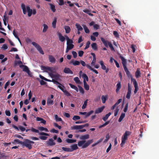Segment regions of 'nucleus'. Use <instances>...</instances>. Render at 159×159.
Here are the masks:
<instances>
[{
    "instance_id": "obj_1",
    "label": "nucleus",
    "mask_w": 159,
    "mask_h": 159,
    "mask_svg": "<svg viewBox=\"0 0 159 159\" xmlns=\"http://www.w3.org/2000/svg\"><path fill=\"white\" fill-rule=\"evenodd\" d=\"M21 7L22 9L23 14H25L27 11L28 13V16L29 17L32 14L35 15L36 14V10L34 9L32 10V9L30 8L29 6H27L26 7L24 3H22Z\"/></svg>"
},
{
    "instance_id": "obj_2",
    "label": "nucleus",
    "mask_w": 159,
    "mask_h": 159,
    "mask_svg": "<svg viewBox=\"0 0 159 159\" xmlns=\"http://www.w3.org/2000/svg\"><path fill=\"white\" fill-rule=\"evenodd\" d=\"M67 41V47L66 51V52L67 53L69 51L72 49L74 47V45L73 44V39H70L67 36H65Z\"/></svg>"
},
{
    "instance_id": "obj_3",
    "label": "nucleus",
    "mask_w": 159,
    "mask_h": 159,
    "mask_svg": "<svg viewBox=\"0 0 159 159\" xmlns=\"http://www.w3.org/2000/svg\"><path fill=\"white\" fill-rule=\"evenodd\" d=\"M41 70L43 71V72L48 73L49 75L50 73L56 72L57 71L56 69L52 67H49L48 66H41Z\"/></svg>"
},
{
    "instance_id": "obj_4",
    "label": "nucleus",
    "mask_w": 159,
    "mask_h": 159,
    "mask_svg": "<svg viewBox=\"0 0 159 159\" xmlns=\"http://www.w3.org/2000/svg\"><path fill=\"white\" fill-rule=\"evenodd\" d=\"M85 140L80 141L78 142V144L79 147H82V148H85L88 147L91 143H93V140L90 139L88 140L86 143Z\"/></svg>"
},
{
    "instance_id": "obj_5",
    "label": "nucleus",
    "mask_w": 159,
    "mask_h": 159,
    "mask_svg": "<svg viewBox=\"0 0 159 159\" xmlns=\"http://www.w3.org/2000/svg\"><path fill=\"white\" fill-rule=\"evenodd\" d=\"M120 58L122 61V62L123 67H124V70L125 72H126L127 75L129 77H130V76L132 75H130V72L128 70V69L126 66V60L122 56H120Z\"/></svg>"
},
{
    "instance_id": "obj_6",
    "label": "nucleus",
    "mask_w": 159,
    "mask_h": 159,
    "mask_svg": "<svg viewBox=\"0 0 159 159\" xmlns=\"http://www.w3.org/2000/svg\"><path fill=\"white\" fill-rule=\"evenodd\" d=\"M131 134V133L129 131H126L121 138V143L120 144V145L121 147H123L125 143L126 140L127 139L128 136L129 135Z\"/></svg>"
},
{
    "instance_id": "obj_7",
    "label": "nucleus",
    "mask_w": 159,
    "mask_h": 159,
    "mask_svg": "<svg viewBox=\"0 0 159 159\" xmlns=\"http://www.w3.org/2000/svg\"><path fill=\"white\" fill-rule=\"evenodd\" d=\"M34 143V142L33 141L27 139L22 142V144L23 145L28 148L29 149H30L32 148L31 144Z\"/></svg>"
},
{
    "instance_id": "obj_8",
    "label": "nucleus",
    "mask_w": 159,
    "mask_h": 159,
    "mask_svg": "<svg viewBox=\"0 0 159 159\" xmlns=\"http://www.w3.org/2000/svg\"><path fill=\"white\" fill-rule=\"evenodd\" d=\"M49 76L52 78L58 80L60 77V75L56 72L50 73Z\"/></svg>"
},
{
    "instance_id": "obj_9",
    "label": "nucleus",
    "mask_w": 159,
    "mask_h": 159,
    "mask_svg": "<svg viewBox=\"0 0 159 159\" xmlns=\"http://www.w3.org/2000/svg\"><path fill=\"white\" fill-rule=\"evenodd\" d=\"M54 98L53 95H51L50 97H48L47 98V104L48 106L52 105L53 104V100L52 99Z\"/></svg>"
},
{
    "instance_id": "obj_10",
    "label": "nucleus",
    "mask_w": 159,
    "mask_h": 159,
    "mask_svg": "<svg viewBox=\"0 0 159 159\" xmlns=\"http://www.w3.org/2000/svg\"><path fill=\"white\" fill-rule=\"evenodd\" d=\"M83 128V126L82 125H75L71 127V129L72 130H80Z\"/></svg>"
},
{
    "instance_id": "obj_11",
    "label": "nucleus",
    "mask_w": 159,
    "mask_h": 159,
    "mask_svg": "<svg viewBox=\"0 0 159 159\" xmlns=\"http://www.w3.org/2000/svg\"><path fill=\"white\" fill-rule=\"evenodd\" d=\"M20 67L21 68L22 67H23V71L26 72L29 75H30V72L28 67L26 66L23 65H21L20 66Z\"/></svg>"
},
{
    "instance_id": "obj_12",
    "label": "nucleus",
    "mask_w": 159,
    "mask_h": 159,
    "mask_svg": "<svg viewBox=\"0 0 159 159\" xmlns=\"http://www.w3.org/2000/svg\"><path fill=\"white\" fill-rule=\"evenodd\" d=\"M86 67L88 69H89L91 71H92L93 72L95 73L96 74H98V71L94 69L93 68H92L91 66L90 65V64H87L86 65Z\"/></svg>"
},
{
    "instance_id": "obj_13",
    "label": "nucleus",
    "mask_w": 159,
    "mask_h": 159,
    "mask_svg": "<svg viewBox=\"0 0 159 159\" xmlns=\"http://www.w3.org/2000/svg\"><path fill=\"white\" fill-rule=\"evenodd\" d=\"M48 59L50 62L52 63H55L56 62V60L52 55H49L48 56Z\"/></svg>"
},
{
    "instance_id": "obj_14",
    "label": "nucleus",
    "mask_w": 159,
    "mask_h": 159,
    "mask_svg": "<svg viewBox=\"0 0 159 159\" xmlns=\"http://www.w3.org/2000/svg\"><path fill=\"white\" fill-rule=\"evenodd\" d=\"M63 71L66 74H73V72L68 68H65Z\"/></svg>"
},
{
    "instance_id": "obj_15",
    "label": "nucleus",
    "mask_w": 159,
    "mask_h": 159,
    "mask_svg": "<svg viewBox=\"0 0 159 159\" xmlns=\"http://www.w3.org/2000/svg\"><path fill=\"white\" fill-rule=\"evenodd\" d=\"M78 148L77 144H74L70 146V148L71 152L77 150Z\"/></svg>"
},
{
    "instance_id": "obj_16",
    "label": "nucleus",
    "mask_w": 159,
    "mask_h": 159,
    "mask_svg": "<svg viewBox=\"0 0 159 159\" xmlns=\"http://www.w3.org/2000/svg\"><path fill=\"white\" fill-rule=\"evenodd\" d=\"M70 63L72 64L74 66H78L80 64V62L78 61H74V60H71L70 61Z\"/></svg>"
},
{
    "instance_id": "obj_17",
    "label": "nucleus",
    "mask_w": 159,
    "mask_h": 159,
    "mask_svg": "<svg viewBox=\"0 0 159 159\" xmlns=\"http://www.w3.org/2000/svg\"><path fill=\"white\" fill-rule=\"evenodd\" d=\"M57 22V18L56 17H54V18L52 22V27L55 29L56 28V25Z\"/></svg>"
},
{
    "instance_id": "obj_18",
    "label": "nucleus",
    "mask_w": 159,
    "mask_h": 159,
    "mask_svg": "<svg viewBox=\"0 0 159 159\" xmlns=\"http://www.w3.org/2000/svg\"><path fill=\"white\" fill-rule=\"evenodd\" d=\"M58 36L59 39L61 42H63L65 40V37L63 36L61 33H58Z\"/></svg>"
},
{
    "instance_id": "obj_19",
    "label": "nucleus",
    "mask_w": 159,
    "mask_h": 159,
    "mask_svg": "<svg viewBox=\"0 0 159 159\" xmlns=\"http://www.w3.org/2000/svg\"><path fill=\"white\" fill-rule=\"evenodd\" d=\"M104 108V106H102L101 107L99 108L96 109L95 111L96 114H98L102 112Z\"/></svg>"
},
{
    "instance_id": "obj_20",
    "label": "nucleus",
    "mask_w": 159,
    "mask_h": 159,
    "mask_svg": "<svg viewBox=\"0 0 159 159\" xmlns=\"http://www.w3.org/2000/svg\"><path fill=\"white\" fill-rule=\"evenodd\" d=\"M82 77L83 78V83L86 82V81H88L89 80V78L87 75L85 74H83L82 75Z\"/></svg>"
},
{
    "instance_id": "obj_21",
    "label": "nucleus",
    "mask_w": 159,
    "mask_h": 159,
    "mask_svg": "<svg viewBox=\"0 0 159 159\" xmlns=\"http://www.w3.org/2000/svg\"><path fill=\"white\" fill-rule=\"evenodd\" d=\"M99 63L102 69L103 70H106V67L104 64L103 61H100L99 62Z\"/></svg>"
},
{
    "instance_id": "obj_22",
    "label": "nucleus",
    "mask_w": 159,
    "mask_h": 159,
    "mask_svg": "<svg viewBox=\"0 0 159 159\" xmlns=\"http://www.w3.org/2000/svg\"><path fill=\"white\" fill-rule=\"evenodd\" d=\"M108 98V95H102L101 97V99L103 103H105L106 100Z\"/></svg>"
},
{
    "instance_id": "obj_23",
    "label": "nucleus",
    "mask_w": 159,
    "mask_h": 159,
    "mask_svg": "<svg viewBox=\"0 0 159 159\" xmlns=\"http://www.w3.org/2000/svg\"><path fill=\"white\" fill-rule=\"evenodd\" d=\"M48 144L50 146H53L55 144V143L54 142L53 139H49L48 141Z\"/></svg>"
},
{
    "instance_id": "obj_24",
    "label": "nucleus",
    "mask_w": 159,
    "mask_h": 159,
    "mask_svg": "<svg viewBox=\"0 0 159 159\" xmlns=\"http://www.w3.org/2000/svg\"><path fill=\"white\" fill-rule=\"evenodd\" d=\"M130 78L131 79V81L133 82V84L134 85V87H138V84L136 80L133 78L132 76H130Z\"/></svg>"
},
{
    "instance_id": "obj_25",
    "label": "nucleus",
    "mask_w": 159,
    "mask_h": 159,
    "mask_svg": "<svg viewBox=\"0 0 159 159\" xmlns=\"http://www.w3.org/2000/svg\"><path fill=\"white\" fill-rule=\"evenodd\" d=\"M116 93H118L119 91V90L121 88V83L120 82H119L116 84Z\"/></svg>"
},
{
    "instance_id": "obj_26",
    "label": "nucleus",
    "mask_w": 159,
    "mask_h": 159,
    "mask_svg": "<svg viewBox=\"0 0 159 159\" xmlns=\"http://www.w3.org/2000/svg\"><path fill=\"white\" fill-rule=\"evenodd\" d=\"M89 138V135L88 134L81 136L80 137V139L81 140H85L88 139Z\"/></svg>"
},
{
    "instance_id": "obj_27",
    "label": "nucleus",
    "mask_w": 159,
    "mask_h": 159,
    "mask_svg": "<svg viewBox=\"0 0 159 159\" xmlns=\"http://www.w3.org/2000/svg\"><path fill=\"white\" fill-rule=\"evenodd\" d=\"M75 25L78 31H82L83 30V28L80 24L76 23Z\"/></svg>"
},
{
    "instance_id": "obj_28",
    "label": "nucleus",
    "mask_w": 159,
    "mask_h": 159,
    "mask_svg": "<svg viewBox=\"0 0 159 159\" xmlns=\"http://www.w3.org/2000/svg\"><path fill=\"white\" fill-rule=\"evenodd\" d=\"M64 28L65 30L66 33L67 34L69 33L70 31V28L68 26H65Z\"/></svg>"
},
{
    "instance_id": "obj_29",
    "label": "nucleus",
    "mask_w": 159,
    "mask_h": 159,
    "mask_svg": "<svg viewBox=\"0 0 159 159\" xmlns=\"http://www.w3.org/2000/svg\"><path fill=\"white\" fill-rule=\"evenodd\" d=\"M82 26L83 27L84 29L85 33L88 34L89 33V30L86 25H83Z\"/></svg>"
},
{
    "instance_id": "obj_30",
    "label": "nucleus",
    "mask_w": 159,
    "mask_h": 159,
    "mask_svg": "<svg viewBox=\"0 0 159 159\" xmlns=\"http://www.w3.org/2000/svg\"><path fill=\"white\" fill-rule=\"evenodd\" d=\"M69 85L70 86V87L72 89H74L76 91L78 92L79 91V89L77 87L75 86V85L70 84L69 83Z\"/></svg>"
},
{
    "instance_id": "obj_31",
    "label": "nucleus",
    "mask_w": 159,
    "mask_h": 159,
    "mask_svg": "<svg viewBox=\"0 0 159 159\" xmlns=\"http://www.w3.org/2000/svg\"><path fill=\"white\" fill-rule=\"evenodd\" d=\"M111 115V112H109L104 117L102 118L103 120L104 121H106Z\"/></svg>"
},
{
    "instance_id": "obj_32",
    "label": "nucleus",
    "mask_w": 159,
    "mask_h": 159,
    "mask_svg": "<svg viewBox=\"0 0 159 159\" xmlns=\"http://www.w3.org/2000/svg\"><path fill=\"white\" fill-rule=\"evenodd\" d=\"M125 116V114L124 113H122L121 114L118 120L119 122H120L122 121L123 119L124 118Z\"/></svg>"
},
{
    "instance_id": "obj_33",
    "label": "nucleus",
    "mask_w": 159,
    "mask_h": 159,
    "mask_svg": "<svg viewBox=\"0 0 159 159\" xmlns=\"http://www.w3.org/2000/svg\"><path fill=\"white\" fill-rule=\"evenodd\" d=\"M101 39L104 45L106 47H107L108 45L107 42L108 41H106L104 38L102 37L101 38Z\"/></svg>"
},
{
    "instance_id": "obj_34",
    "label": "nucleus",
    "mask_w": 159,
    "mask_h": 159,
    "mask_svg": "<svg viewBox=\"0 0 159 159\" xmlns=\"http://www.w3.org/2000/svg\"><path fill=\"white\" fill-rule=\"evenodd\" d=\"M43 33L45 32L48 29V26L45 24H43Z\"/></svg>"
},
{
    "instance_id": "obj_35",
    "label": "nucleus",
    "mask_w": 159,
    "mask_h": 159,
    "mask_svg": "<svg viewBox=\"0 0 159 159\" xmlns=\"http://www.w3.org/2000/svg\"><path fill=\"white\" fill-rule=\"evenodd\" d=\"M74 80L77 84H81V82L78 77H75Z\"/></svg>"
},
{
    "instance_id": "obj_36",
    "label": "nucleus",
    "mask_w": 159,
    "mask_h": 159,
    "mask_svg": "<svg viewBox=\"0 0 159 159\" xmlns=\"http://www.w3.org/2000/svg\"><path fill=\"white\" fill-rule=\"evenodd\" d=\"M66 141L68 143H72L75 142H76V140L75 139H66Z\"/></svg>"
},
{
    "instance_id": "obj_37",
    "label": "nucleus",
    "mask_w": 159,
    "mask_h": 159,
    "mask_svg": "<svg viewBox=\"0 0 159 159\" xmlns=\"http://www.w3.org/2000/svg\"><path fill=\"white\" fill-rule=\"evenodd\" d=\"M84 88L86 90L88 91L89 90V86L86 82H84Z\"/></svg>"
},
{
    "instance_id": "obj_38",
    "label": "nucleus",
    "mask_w": 159,
    "mask_h": 159,
    "mask_svg": "<svg viewBox=\"0 0 159 159\" xmlns=\"http://www.w3.org/2000/svg\"><path fill=\"white\" fill-rule=\"evenodd\" d=\"M92 49L94 50L97 49V44L96 43H93L91 45Z\"/></svg>"
},
{
    "instance_id": "obj_39",
    "label": "nucleus",
    "mask_w": 159,
    "mask_h": 159,
    "mask_svg": "<svg viewBox=\"0 0 159 159\" xmlns=\"http://www.w3.org/2000/svg\"><path fill=\"white\" fill-rule=\"evenodd\" d=\"M63 92L65 90V86L62 85L61 84L57 86Z\"/></svg>"
},
{
    "instance_id": "obj_40",
    "label": "nucleus",
    "mask_w": 159,
    "mask_h": 159,
    "mask_svg": "<svg viewBox=\"0 0 159 159\" xmlns=\"http://www.w3.org/2000/svg\"><path fill=\"white\" fill-rule=\"evenodd\" d=\"M40 130V131H44L46 132H48V129L46 128H44L43 127H40L38 128Z\"/></svg>"
},
{
    "instance_id": "obj_41",
    "label": "nucleus",
    "mask_w": 159,
    "mask_h": 159,
    "mask_svg": "<svg viewBox=\"0 0 159 159\" xmlns=\"http://www.w3.org/2000/svg\"><path fill=\"white\" fill-rule=\"evenodd\" d=\"M55 118L57 121H62L61 118L60 117H59L57 115H55Z\"/></svg>"
},
{
    "instance_id": "obj_42",
    "label": "nucleus",
    "mask_w": 159,
    "mask_h": 159,
    "mask_svg": "<svg viewBox=\"0 0 159 159\" xmlns=\"http://www.w3.org/2000/svg\"><path fill=\"white\" fill-rule=\"evenodd\" d=\"M83 11L85 12L86 13L88 14H89V15L90 16H93V15L91 13H90V11L88 9H85L83 10Z\"/></svg>"
},
{
    "instance_id": "obj_43",
    "label": "nucleus",
    "mask_w": 159,
    "mask_h": 159,
    "mask_svg": "<svg viewBox=\"0 0 159 159\" xmlns=\"http://www.w3.org/2000/svg\"><path fill=\"white\" fill-rule=\"evenodd\" d=\"M49 5L50 6L51 9L53 12H54L56 11L55 8V6L54 5L51 4H49Z\"/></svg>"
},
{
    "instance_id": "obj_44",
    "label": "nucleus",
    "mask_w": 159,
    "mask_h": 159,
    "mask_svg": "<svg viewBox=\"0 0 159 159\" xmlns=\"http://www.w3.org/2000/svg\"><path fill=\"white\" fill-rule=\"evenodd\" d=\"M78 87L79 88V90L80 93L82 94L84 93V90L80 86L78 85Z\"/></svg>"
},
{
    "instance_id": "obj_45",
    "label": "nucleus",
    "mask_w": 159,
    "mask_h": 159,
    "mask_svg": "<svg viewBox=\"0 0 159 159\" xmlns=\"http://www.w3.org/2000/svg\"><path fill=\"white\" fill-rule=\"evenodd\" d=\"M108 45L112 51H115V49L113 48L112 44L109 42H107Z\"/></svg>"
},
{
    "instance_id": "obj_46",
    "label": "nucleus",
    "mask_w": 159,
    "mask_h": 159,
    "mask_svg": "<svg viewBox=\"0 0 159 159\" xmlns=\"http://www.w3.org/2000/svg\"><path fill=\"white\" fill-rule=\"evenodd\" d=\"M37 49L39 51V52L40 54L43 55L44 54V52L40 46Z\"/></svg>"
},
{
    "instance_id": "obj_47",
    "label": "nucleus",
    "mask_w": 159,
    "mask_h": 159,
    "mask_svg": "<svg viewBox=\"0 0 159 159\" xmlns=\"http://www.w3.org/2000/svg\"><path fill=\"white\" fill-rule=\"evenodd\" d=\"M87 101L88 100H87L84 102V104L82 106V109H84L86 108L87 105Z\"/></svg>"
},
{
    "instance_id": "obj_48",
    "label": "nucleus",
    "mask_w": 159,
    "mask_h": 159,
    "mask_svg": "<svg viewBox=\"0 0 159 159\" xmlns=\"http://www.w3.org/2000/svg\"><path fill=\"white\" fill-rule=\"evenodd\" d=\"M62 149L63 151H65L67 152H71L70 148H67L63 147L62 148Z\"/></svg>"
},
{
    "instance_id": "obj_49",
    "label": "nucleus",
    "mask_w": 159,
    "mask_h": 159,
    "mask_svg": "<svg viewBox=\"0 0 159 159\" xmlns=\"http://www.w3.org/2000/svg\"><path fill=\"white\" fill-rule=\"evenodd\" d=\"M119 111V109L118 107L116 108V109L114 111V116H117L118 113Z\"/></svg>"
},
{
    "instance_id": "obj_50",
    "label": "nucleus",
    "mask_w": 159,
    "mask_h": 159,
    "mask_svg": "<svg viewBox=\"0 0 159 159\" xmlns=\"http://www.w3.org/2000/svg\"><path fill=\"white\" fill-rule=\"evenodd\" d=\"M106 138L104 140V143H106L107 142L108 140L110 138V136L109 135V134H107L106 136Z\"/></svg>"
},
{
    "instance_id": "obj_51",
    "label": "nucleus",
    "mask_w": 159,
    "mask_h": 159,
    "mask_svg": "<svg viewBox=\"0 0 159 159\" xmlns=\"http://www.w3.org/2000/svg\"><path fill=\"white\" fill-rule=\"evenodd\" d=\"M32 44L34 46L36 49H37L40 46L37 43H35V42H33L32 43Z\"/></svg>"
},
{
    "instance_id": "obj_52",
    "label": "nucleus",
    "mask_w": 159,
    "mask_h": 159,
    "mask_svg": "<svg viewBox=\"0 0 159 159\" xmlns=\"http://www.w3.org/2000/svg\"><path fill=\"white\" fill-rule=\"evenodd\" d=\"M64 94L67 96H70L71 95V94L66 89L63 92Z\"/></svg>"
},
{
    "instance_id": "obj_53",
    "label": "nucleus",
    "mask_w": 159,
    "mask_h": 159,
    "mask_svg": "<svg viewBox=\"0 0 159 159\" xmlns=\"http://www.w3.org/2000/svg\"><path fill=\"white\" fill-rule=\"evenodd\" d=\"M13 143H15V144L16 143H18V144H19V143H21L22 144V142H21L20 141L19 139H15L14 141V142H13Z\"/></svg>"
},
{
    "instance_id": "obj_54",
    "label": "nucleus",
    "mask_w": 159,
    "mask_h": 159,
    "mask_svg": "<svg viewBox=\"0 0 159 159\" xmlns=\"http://www.w3.org/2000/svg\"><path fill=\"white\" fill-rule=\"evenodd\" d=\"M132 88L130 84L129 83L128 85V92L131 93Z\"/></svg>"
},
{
    "instance_id": "obj_55",
    "label": "nucleus",
    "mask_w": 159,
    "mask_h": 159,
    "mask_svg": "<svg viewBox=\"0 0 159 159\" xmlns=\"http://www.w3.org/2000/svg\"><path fill=\"white\" fill-rule=\"evenodd\" d=\"M13 34L16 39L18 38V33L15 30H14L13 31Z\"/></svg>"
},
{
    "instance_id": "obj_56",
    "label": "nucleus",
    "mask_w": 159,
    "mask_h": 159,
    "mask_svg": "<svg viewBox=\"0 0 159 159\" xmlns=\"http://www.w3.org/2000/svg\"><path fill=\"white\" fill-rule=\"evenodd\" d=\"M80 119V117L78 116H75L72 118V119L74 120H79Z\"/></svg>"
},
{
    "instance_id": "obj_57",
    "label": "nucleus",
    "mask_w": 159,
    "mask_h": 159,
    "mask_svg": "<svg viewBox=\"0 0 159 159\" xmlns=\"http://www.w3.org/2000/svg\"><path fill=\"white\" fill-rule=\"evenodd\" d=\"M22 63L21 61H15L14 63V66H17L18 64L19 65L20 64H22Z\"/></svg>"
},
{
    "instance_id": "obj_58",
    "label": "nucleus",
    "mask_w": 159,
    "mask_h": 159,
    "mask_svg": "<svg viewBox=\"0 0 159 159\" xmlns=\"http://www.w3.org/2000/svg\"><path fill=\"white\" fill-rule=\"evenodd\" d=\"M5 113L6 115L7 116H11V113L9 110H6L5 111Z\"/></svg>"
},
{
    "instance_id": "obj_59",
    "label": "nucleus",
    "mask_w": 159,
    "mask_h": 159,
    "mask_svg": "<svg viewBox=\"0 0 159 159\" xmlns=\"http://www.w3.org/2000/svg\"><path fill=\"white\" fill-rule=\"evenodd\" d=\"M128 103H127L125 105V108L124 109L123 111L124 112H125L127 111L128 108Z\"/></svg>"
},
{
    "instance_id": "obj_60",
    "label": "nucleus",
    "mask_w": 159,
    "mask_h": 159,
    "mask_svg": "<svg viewBox=\"0 0 159 159\" xmlns=\"http://www.w3.org/2000/svg\"><path fill=\"white\" fill-rule=\"evenodd\" d=\"M90 44V41H88L86 43V46L84 48V49H86L88 48L89 47Z\"/></svg>"
},
{
    "instance_id": "obj_61",
    "label": "nucleus",
    "mask_w": 159,
    "mask_h": 159,
    "mask_svg": "<svg viewBox=\"0 0 159 159\" xmlns=\"http://www.w3.org/2000/svg\"><path fill=\"white\" fill-rule=\"evenodd\" d=\"M114 35L116 38H119V35L118 32L116 31H114L113 33Z\"/></svg>"
},
{
    "instance_id": "obj_62",
    "label": "nucleus",
    "mask_w": 159,
    "mask_h": 159,
    "mask_svg": "<svg viewBox=\"0 0 159 159\" xmlns=\"http://www.w3.org/2000/svg\"><path fill=\"white\" fill-rule=\"evenodd\" d=\"M84 53V52L83 51L80 50L78 52V54L79 56L80 57H81L83 55Z\"/></svg>"
},
{
    "instance_id": "obj_63",
    "label": "nucleus",
    "mask_w": 159,
    "mask_h": 159,
    "mask_svg": "<svg viewBox=\"0 0 159 159\" xmlns=\"http://www.w3.org/2000/svg\"><path fill=\"white\" fill-rule=\"evenodd\" d=\"M33 132L39 133V131L38 130L34 128H32L30 129Z\"/></svg>"
},
{
    "instance_id": "obj_64",
    "label": "nucleus",
    "mask_w": 159,
    "mask_h": 159,
    "mask_svg": "<svg viewBox=\"0 0 159 159\" xmlns=\"http://www.w3.org/2000/svg\"><path fill=\"white\" fill-rule=\"evenodd\" d=\"M131 94V93L130 92H127L126 95V98L128 99H129L130 98Z\"/></svg>"
}]
</instances>
